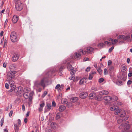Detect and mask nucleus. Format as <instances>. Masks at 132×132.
I'll return each mask as SVG.
<instances>
[{
	"mask_svg": "<svg viewBox=\"0 0 132 132\" xmlns=\"http://www.w3.org/2000/svg\"><path fill=\"white\" fill-rule=\"evenodd\" d=\"M27 89V90L23 94L24 97L26 99L29 98V101H31L32 100V96L33 93L29 90V89Z\"/></svg>",
	"mask_w": 132,
	"mask_h": 132,
	"instance_id": "1",
	"label": "nucleus"
},
{
	"mask_svg": "<svg viewBox=\"0 0 132 132\" xmlns=\"http://www.w3.org/2000/svg\"><path fill=\"white\" fill-rule=\"evenodd\" d=\"M86 50H83L82 49H80L79 50L78 52L80 53L81 52L83 55H85L86 53H90L92 52L94 49L91 47H88L86 49Z\"/></svg>",
	"mask_w": 132,
	"mask_h": 132,
	"instance_id": "2",
	"label": "nucleus"
},
{
	"mask_svg": "<svg viewBox=\"0 0 132 132\" xmlns=\"http://www.w3.org/2000/svg\"><path fill=\"white\" fill-rule=\"evenodd\" d=\"M10 38L11 40L13 42H15L18 40L17 35L16 33L14 31L11 32Z\"/></svg>",
	"mask_w": 132,
	"mask_h": 132,
	"instance_id": "3",
	"label": "nucleus"
},
{
	"mask_svg": "<svg viewBox=\"0 0 132 132\" xmlns=\"http://www.w3.org/2000/svg\"><path fill=\"white\" fill-rule=\"evenodd\" d=\"M34 85L37 87L42 86L44 88L45 87V85L44 83V78L42 79L40 82H39L38 81H36L34 82Z\"/></svg>",
	"mask_w": 132,
	"mask_h": 132,
	"instance_id": "4",
	"label": "nucleus"
},
{
	"mask_svg": "<svg viewBox=\"0 0 132 132\" xmlns=\"http://www.w3.org/2000/svg\"><path fill=\"white\" fill-rule=\"evenodd\" d=\"M16 72L15 71H12L9 72L7 73V80L9 81L11 79H13L15 77V74Z\"/></svg>",
	"mask_w": 132,
	"mask_h": 132,
	"instance_id": "5",
	"label": "nucleus"
},
{
	"mask_svg": "<svg viewBox=\"0 0 132 132\" xmlns=\"http://www.w3.org/2000/svg\"><path fill=\"white\" fill-rule=\"evenodd\" d=\"M15 8L17 11H21L23 9V4L21 1H19L18 3H15Z\"/></svg>",
	"mask_w": 132,
	"mask_h": 132,
	"instance_id": "6",
	"label": "nucleus"
},
{
	"mask_svg": "<svg viewBox=\"0 0 132 132\" xmlns=\"http://www.w3.org/2000/svg\"><path fill=\"white\" fill-rule=\"evenodd\" d=\"M13 90H14V92L15 93L21 94L22 91L23 89L22 87L19 86L15 88Z\"/></svg>",
	"mask_w": 132,
	"mask_h": 132,
	"instance_id": "7",
	"label": "nucleus"
},
{
	"mask_svg": "<svg viewBox=\"0 0 132 132\" xmlns=\"http://www.w3.org/2000/svg\"><path fill=\"white\" fill-rule=\"evenodd\" d=\"M130 37V36L127 35L125 36V35H121L117 37L118 39H122L124 40H126L129 39Z\"/></svg>",
	"mask_w": 132,
	"mask_h": 132,
	"instance_id": "8",
	"label": "nucleus"
},
{
	"mask_svg": "<svg viewBox=\"0 0 132 132\" xmlns=\"http://www.w3.org/2000/svg\"><path fill=\"white\" fill-rule=\"evenodd\" d=\"M9 81V83L10 85V87H11L10 91L13 90L16 87L14 85V82L13 80H10Z\"/></svg>",
	"mask_w": 132,
	"mask_h": 132,
	"instance_id": "9",
	"label": "nucleus"
},
{
	"mask_svg": "<svg viewBox=\"0 0 132 132\" xmlns=\"http://www.w3.org/2000/svg\"><path fill=\"white\" fill-rule=\"evenodd\" d=\"M19 55L18 53H14L12 57V60L13 62H15L19 59Z\"/></svg>",
	"mask_w": 132,
	"mask_h": 132,
	"instance_id": "10",
	"label": "nucleus"
},
{
	"mask_svg": "<svg viewBox=\"0 0 132 132\" xmlns=\"http://www.w3.org/2000/svg\"><path fill=\"white\" fill-rule=\"evenodd\" d=\"M45 104L44 102H40L39 104V107L38 108V110L40 112L43 111V108Z\"/></svg>",
	"mask_w": 132,
	"mask_h": 132,
	"instance_id": "11",
	"label": "nucleus"
},
{
	"mask_svg": "<svg viewBox=\"0 0 132 132\" xmlns=\"http://www.w3.org/2000/svg\"><path fill=\"white\" fill-rule=\"evenodd\" d=\"M72 72H70V74L71 75V76L69 78V79L70 80H73L74 82H77V80H76L75 79V76L74 73L73 71H72Z\"/></svg>",
	"mask_w": 132,
	"mask_h": 132,
	"instance_id": "12",
	"label": "nucleus"
},
{
	"mask_svg": "<svg viewBox=\"0 0 132 132\" xmlns=\"http://www.w3.org/2000/svg\"><path fill=\"white\" fill-rule=\"evenodd\" d=\"M88 95V94L87 92H84L80 94V97L81 98H86Z\"/></svg>",
	"mask_w": 132,
	"mask_h": 132,
	"instance_id": "13",
	"label": "nucleus"
},
{
	"mask_svg": "<svg viewBox=\"0 0 132 132\" xmlns=\"http://www.w3.org/2000/svg\"><path fill=\"white\" fill-rule=\"evenodd\" d=\"M18 20V17L16 15H14L12 18V21L14 23H16Z\"/></svg>",
	"mask_w": 132,
	"mask_h": 132,
	"instance_id": "14",
	"label": "nucleus"
},
{
	"mask_svg": "<svg viewBox=\"0 0 132 132\" xmlns=\"http://www.w3.org/2000/svg\"><path fill=\"white\" fill-rule=\"evenodd\" d=\"M103 99L107 102H109L112 100V97L109 96H106L103 97Z\"/></svg>",
	"mask_w": 132,
	"mask_h": 132,
	"instance_id": "15",
	"label": "nucleus"
},
{
	"mask_svg": "<svg viewBox=\"0 0 132 132\" xmlns=\"http://www.w3.org/2000/svg\"><path fill=\"white\" fill-rule=\"evenodd\" d=\"M74 56L75 58L77 59H79L81 57L80 54L77 52H76L74 53Z\"/></svg>",
	"mask_w": 132,
	"mask_h": 132,
	"instance_id": "16",
	"label": "nucleus"
},
{
	"mask_svg": "<svg viewBox=\"0 0 132 132\" xmlns=\"http://www.w3.org/2000/svg\"><path fill=\"white\" fill-rule=\"evenodd\" d=\"M114 114L116 115H117L121 112V110L118 107H117L114 109Z\"/></svg>",
	"mask_w": 132,
	"mask_h": 132,
	"instance_id": "17",
	"label": "nucleus"
},
{
	"mask_svg": "<svg viewBox=\"0 0 132 132\" xmlns=\"http://www.w3.org/2000/svg\"><path fill=\"white\" fill-rule=\"evenodd\" d=\"M128 118V117L126 116V117L123 118V119L122 118V119H120L117 121L118 123L119 124H120L123 121H125L127 120Z\"/></svg>",
	"mask_w": 132,
	"mask_h": 132,
	"instance_id": "18",
	"label": "nucleus"
},
{
	"mask_svg": "<svg viewBox=\"0 0 132 132\" xmlns=\"http://www.w3.org/2000/svg\"><path fill=\"white\" fill-rule=\"evenodd\" d=\"M9 68L11 70H15L16 69V66L15 64H11L9 66Z\"/></svg>",
	"mask_w": 132,
	"mask_h": 132,
	"instance_id": "19",
	"label": "nucleus"
},
{
	"mask_svg": "<svg viewBox=\"0 0 132 132\" xmlns=\"http://www.w3.org/2000/svg\"><path fill=\"white\" fill-rule=\"evenodd\" d=\"M99 93L101 95H105L108 94L109 92L108 91L106 90H103L100 91Z\"/></svg>",
	"mask_w": 132,
	"mask_h": 132,
	"instance_id": "20",
	"label": "nucleus"
},
{
	"mask_svg": "<svg viewBox=\"0 0 132 132\" xmlns=\"http://www.w3.org/2000/svg\"><path fill=\"white\" fill-rule=\"evenodd\" d=\"M67 68L69 70H71L70 72H72V71H73V68L72 67V65L70 64L69 63H67Z\"/></svg>",
	"mask_w": 132,
	"mask_h": 132,
	"instance_id": "21",
	"label": "nucleus"
},
{
	"mask_svg": "<svg viewBox=\"0 0 132 132\" xmlns=\"http://www.w3.org/2000/svg\"><path fill=\"white\" fill-rule=\"evenodd\" d=\"M78 100V97H74L71 98L70 99V100L72 102L75 103L77 102Z\"/></svg>",
	"mask_w": 132,
	"mask_h": 132,
	"instance_id": "22",
	"label": "nucleus"
},
{
	"mask_svg": "<svg viewBox=\"0 0 132 132\" xmlns=\"http://www.w3.org/2000/svg\"><path fill=\"white\" fill-rule=\"evenodd\" d=\"M66 108L65 106L63 105L60 106L59 108V110L60 112H62Z\"/></svg>",
	"mask_w": 132,
	"mask_h": 132,
	"instance_id": "23",
	"label": "nucleus"
},
{
	"mask_svg": "<svg viewBox=\"0 0 132 132\" xmlns=\"http://www.w3.org/2000/svg\"><path fill=\"white\" fill-rule=\"evenodd\" d=\"M85 82V79L83 78L80 80L79 82V84L80 85H82Z\"/></svg>",
	"mask_w": 132,
	"mask_h": 132,
	"instance_id": "24",
	"label": "nucleus"
},
{
	"mask_svg": "<svg viewBox=\"0 0 132 132\" xmlns=\"http://www.w3.org/2000/svg\"><path fill=\"white\" fill-rule=\"evenodd\" d=\"M64 68V66H61L60 67V68L59 70V75L61 76L62 75V71L63 70V69Z\"/></svg>",
	"mask_w": 132,
	"mask_h": 132,
	"instance_id": "25",
	"label": "nucleus"
},
{
	"mask_svg": "<svg viewBox=\"0 0 132 132\" xmlns=\"http://www.w3.org/2000/svg\"><path fill=\"white\" fill-rule=\"evenodd\" d=\"M62 88V85L60 86L59 84H58L56 86L55 89H57L58 91Z\"/></svg>",
	"mask_w": 132,
	"mask_h": 132,
	"instance_id": "26",
	"label": "nucleus"
},
{
	"mask_svg": "<svg viewBox=\"0 0 132 132\" xmlns=\"http://www.w3.org/2000/svg\"><path fill=\"white\" fill-rule=\"evenodd\" d=\"M121 125L123 127L125 126L126 127L128 126V128L130 127V126L128 124V122L127 121L125 123H123Z\"/></svg>",
	"mask_w": 132,
	"mask_h": 132,
	"instance_id": "27",
	"label": "nucleus"
},
{
	"mask_svg": "<svg viewBox=\"0 0 132 132\" xmlns=\"http://www.w3.org/2000/svg\"><path fill=\"white\" fill-rule=\"evenodd\" d=\"M127 69V67L125 65H122L121 66V70L122 72L125 71Z\"/></svg>",
	"mask_w": 132,
	"mask_h": 132,
	"instance_id": "28",
	"label": "nucleus"
},
{
	"mask_svg": "<svg viewBox=\"0 0 132 132\" xmlns=\"http://www.w3.org/2000/svg\"><path fill=\"white\" fill-rule=\"evenodd\" d=\"M62 116L61 114L60 113H57L56 116V119H60Z\"/></svg>",
	"mask_w": 132,
	"mask_h": 132,
	"instance_id": "29",
	"label": "nucleus"
},
{
	"mask_svg": "<svg viewBox=\"0 0 132 132\" xmlns=\"http://www.w3.org/2000/svg\"><path fill=\"white\" fill-rule=\"evenodd\" d=\"M95 95V93H90L89 94V98L90 99H92L94 97Z\"/></svg>",
	"mask_w": 132,
	"mask_h": 132,
	"instance_id": "30",
	"label": "nucleus"
},
{
	"mask_svg": "<svg viewBox=\"0 0 132 132\" xmlns=\"http://www.w3.org/2000/svg\"><path fill=\"white\" fill-rule=\"evenodd\" d=\"M61 102L62 104H65L67 102V100L66 98L62 99Z\"/></svg>",
	"mask_w": 132,
	"mask_h": 132,
	"instance_id": "31",
	"label": "nucleus"
},
{
	"mask_svg": "<svg viewBox=\"0 0 132 132\" xmlns=\"http://www.w3.org/2000/svg\"><path fill=\"white\" fill-rule=\"evenodd\" d=\"M125 115L126 113L125 111H123L121 113V114L120 115V117H122V118L123 119V118L126 117L125 116Z\"/></svg>",
	"mask_w": 132,
	"mask_h": 132,
	"instance_id": "32",
	"label": "nucleus"
},
{
	"mask_svg": "<svg viewBox=\"0 0 132 132\" xmlns=\"http://www.w3.org/2000/svg\"><path fill=\"white\" fill-rule=\"evenodd\" d=\"M98 47L99 48H102L104 46H105L104 44L103 43H100L98 45Z\"/></svg>",
	"mask_w": 132,
	"mask_h": 132,
	"instance_id": "33",
	"label": "nucleus"
},
{
	"mask_svg": "<svg viewBox=\"0 0 132 132\" xmlns=\"http://www.w3.org/2000/svg\"><path fill=\"white\" fill-rule=\"evenodd\" d=\"M97 70L100 75L102 73V71L100 68V67H98L97 68Z\"/></svg>",
	"mask_w": 132,
	"mask_h": 132,
	"instance_id": "34",
	"label": "nucleus"
},
{
	"mask_svg": "<svg viewBox=\"0 0 132 132\" xmlns=\"http://www.w3.org/2000/svg\"><path fill=\"white\" fill-rule=\"evenodd\" d=\"M14 129L18 130L20 126L18 125L17 124H15L14 123Z\"/></svg>",
	"mask_w": 132,
	"mask_h": 132,
	"instance_id": "35",
	"label": "nucleus"
},
{
	"mask_svg": "<svg viewBox=\"0 0 132 132\" xmlns=\"http://www.w3.org/2000/svg\"><path fill=\"white\" fill-rule=\"evenodd\" d=\"M118 99V97L115 96H113L112 97V101H117Z\"/></svg>",
	"mask_w": 132,
	"mask_h": 132,
	"instance_id": "36",
	"label": "nucleus"
},
{
	"mask_svg": "<svg viewBox=\"0 0 132 132\" xmlns=\"http://www.w3.org/2000/svg\"><path fill=\"white\" fill-rule=\"evenodd\" d=\"M118 41V40L116 39H115L113 40H112V44L114 45L115 44H116L117 43Z\"/></svg>",
	"mask_w": 132,
	"mask_h": 132,
	"instance_id": "37",
	"label": "nucleus"
},
{
	"mask_svg": "<svg viewBox=\"0 0 132 132\" xmlns=\"http://www.w3.org/2000/svg\"><path fill=\"white\" fill-rule=\"evenodd\" d=\"M46 106L47 107V109H48L50 110L51 109V104L50 103L47 104L46 105Z\"/></svg>",
	"mask_w": 132,
	"mask_h": 132,
	"instance_id": "38",
	"label": "nucleus"
},
{
	"mask_svg": "<svg viewBox=\"0 0 132 132\" xmlns=\"http://www.w3.org/2000/svg\"><path fill=\"white\" fill-rule=\"evenodd\" d=\"M47 92L46 91H45L43 94L42 95V98L44 97L47 94Z\"/></svg>",
	"mask_w": 132,
	"mask_h": 132,
	"instance_id": "39",
	"label": "nucleus"
},
{
	"mask_svg": "<svg viewBox=\"0 0 132 132\" xmlns=\"http://www.w3.org/2000/svg\"><path fill=\"white\" fill-rule=\"evenodd\" d=\"M93 76V74L90 73L89 75L88 79L89 80H91Z\"/></svg>",
	"mask_w": 132,
	"mask_h": 132,
	"instance_id": "40",
	"label": "nucleus"
},
{
	"mask_svg": "<svg viewBox=\"0 0 132 132\" xmlns=\"http://www.w3.org/2000/svg\"><path fill=\"white\" fill-rule=\"evenodd\" d=\"M108 71L105 68L104 70V75H106L107 74Z\"/></svg>",
	"mask_w": 132,
	"mask_h": 132,
	"instance_id": "41",
	"label": "nucleus"
},
{
	"mask_svg": "<svg viewBox=\"0 0 132 132\" xmlns=\"http://www.w3.org/2000/svg\"><path fill=\"white\" fill-rule=\"evenodd\" d=\"M116 104H117V106H119L122 105V103L120 102H117L115 103Z\"/></svg>",
	"mask_w": 132,
	"mask_h": 132,
	"instance_id": "42",
	"label": "nucleus"
},
{
	"mask_svg": "<svg viewBox=\"0 0 132 132\" xmlns=\"http://www.w3.org/2000/svg\"><path fill=\"white\" fill-rule=\"evenodd\" d=\"M114 48V46H113L111 48H110L109 50V52L110 53H111L112 50H113Z\"/></svg>",
	"mask_w": 132,
	"mask_h": 132,
	"instance_id": "43",
	"label": "nucleus"
},
{
	"mask_svg": "<svg viewBox=\"0 0 132 132\" xmlns=\"http://www.w3.org/2000/svg\"><path fill=\"white\" fill-rule=\"evenodd\" d=\"M122 82L121 81H118L116 82V84L118 85H121Z\"/></svg>",
	"mask_w": 132,
	"mask_h": 132,
	"instance_id": "44",
	"label": "nucleus"
},
{
	"mask_svg": "<svg viewBox=\"0 0 132 132\" xmlns=\"http://www.w3.org/2000/svg\"><path fill=\"white\" fill-rule=\"evenodd\" d=\"M4 119L3 118H2L1 120V126H2L3 125V123H4Z\"/></svg>",
	"mask_w": 132,
	"mask_h": 132,
	"instance_id": "45",
	"label": "nucleus"
},
{
	"mask_svg": "<svg viewBox=\"0 0 132 132\" xmlns=\"http://www.w3.org/2000/svg\"><path fill=\"white\" fill-rule=\"evenodd\" d=\"M17 124L18 125L20 126H21V121L20 119L18 120V123Z\"/></svg>",
	"mask_w": 132,
	"mask_h": 132,
	"instance_id": "46",
	"label": "nucleus"
},
{
	"mask_svg": "<svg viewBox=\"0 0 132 132\" xmlns=\"http://www.w3.org/2000/svg\"><path fill=\"white\" fill-rule=\"evenodd\" d=\"M104 80L102 78H101L99 79L98 81L99 82L101 83L103 82Z\"/></svg>",
	"mask_w": 132,
	"mask_h": 132,
	"instance_id": "47",
	"label": "nucleus"
},
{
	"mask_svg": "<svg viewBox=\"0 0 132 132\" xmlns=\"http://www.w3.org/2000/svg\"><path fill=\"white\" fill-rule=\"evenodd\" d=\"M92 89L94 91H96L97 90V87H93Z\"/></svg>",
	"mask_w": 132,
	"mask_h": 132,
	"instance_id": "48",
	"label": "nucleus"
},
{
	"mask_svg": "<svg viewBox=\"0 0 132 132\" xmlns=\"http://www.w3.org/2000/svg\"><path fill=\"white\" fill-rule=\"evenodd\" d=\"M116 108L114 107H111L110 108V110L111 111H114V109Z\"/></svg>",
	"mask_w": 132,
	"mask_h": 132,
	"instance_id": "49",
	"label": "nucleus"
},
{
	"mask_svg": "<svg viewBox=\"0 0 132 132\" xmlns=\"http://www.w3.org/2000/svg\"><path fill=\"white\" fill-rule=\"evenodd\" d=\"M13 113V111L12 110H11L10 111V112L9 113V115L10 117H11V116H12Z\"/></svg>",
	"mask_w": 132,
	"mask_h": 132,
	"instance_id": "50",
	"label": "nucleus"
},
{
	"mask_svg": "<svg viewBox=\"0 0 132 132\" xmlns=\"http://www.w3.org/2000/svg\"><path fill=\"white\" fill-rule=\"evenodd\" d=\"M90 68L89 67H88L86 69V71L87 72H88L90 70Z\"/></svg>",
	"mask_w": 132,
	"mask_h": 132,
	"instance_id": "51",
	"label": "nucleus"
},
{
	"mask_svg": "<svg viewBox=\"0 0 132 132\" xmlns=\"http://www.w3.org/2000/svg\"><path fill=\"white\" fill-rule=\"evenodd\" d=\"M112 63V62L111 60H109L108 62V65H110Z\"/></svg>",
	"mask_w": 132,
	"mask_h": 132,
	"instance_id": "52",
	"label": "nucleus"
},
{
	"mask_svg": "<svg viewBox=\"0 0 132 132\" xmlns=\"http://www.w3.org/2000/svg\"><path fill=\"white\" fill-rule=\"evenodd\" d=\"M5 87L6 88L8 89L9 88V85L7 83H6L5 85Z\"/></svg>",
	"mask_w": 132,
	"mask_h": 132,
	"instance_id": "53",
	"label": "nucleus"
},
{
	"mask_svg": "<svg viewBox=\"0 0 132 132\" xmlns=\"http://www.w3.org/2000/svg\"><path fill=\"white\" fill-rule=\"evenodd\" d=\"M52 105L53 106H55L56 105V104L55 102L54 101H53L52 102Z\"/></svg>",
	"mask_w": 132,
	"mask_h": 132,
	"instance_id": "54",
	"label": "nucleus"
},
{
	"mask_svg": "<svg viewBox=\"0 0 132 132\" xmlns=\"http://www.w3.org/2000/svg\"><path fill=\"white\" fill-rule=\"evenodd\" d=\"M132 82V81L130 80H128L127 82V84L128 85H130L131 84Z\"/></svg>",
	"mask_w": 132,
	"mask_h": 132,
	"instance_id": "55",
	"label": "nucleus"
},
{
	"mask_svg": "<svg viewBox=\"0 0 132 132\" xmlns=\"http://www.w3.org/2000/svg\"><path fill=\"white\" fill-rule=\"evenodd\" d=\"M51 129H46V132H51Z\"/></svg>",
	"mask_w": 132,
	"mask_h": 132,
	"instance_id": "56",
	"label": "nucleus"
},
{
	"mask_svg": "<svg viewBox=\"0 0 132 132\" xmlns=\"http://www.w3.org/2000/svg\"><path fill=\"white\" fill-rule=\"evenodd\" d=\"M22 109L23 111H24L25 110V107L24 105V104H23L22 105Z\"/></svg>",
	"mask_w": 132,
	"mask_h": 132,
	"instance_id": "57",
	"label": "nucleus"
},
{
	"mask_svg": "<svg viewBox=\"0 0 132 132\" xmlns=\"http://www.w3.org/2000/svg\"><path fill=\"white\" fill-rule=\"evenodd\" d=\"M114 67L113 66H111L109 68V70L110 71L114 69Z\"/></svg>",
	"mask_w": 132,
	"mask_h": 132,
	"instance_id": "58",
	"label": "nucleus"
},
{
	"mask_svg": "<svg viewBox=\"0 0 132 132\" xmlns=\"http://www.w3.org/2000/svg\"><path fill=\"white\" fill-rule=\"evenodd\" d=\"M56 71V70H53V71H49L48 72V73H47V75H48V76H49V75L48 74H49V73H51V72H55V71Z\"/></svg>",
	"mask_w": 132,
	"mask_h": 132,
	"instance_id": "59",
	"label": "nucleus"
},
{
	"mask_svg": "<svg viewBox=\"0 0 132 132\" xmlns=\"http://www.w3.org/2000/svg\"><path fill=\"white\" fill-rule=\"evenodd\" d=\"M104 43L105 44L107 45V46H108L109 43V42L107 41H105L104 42Z\"/></svg>",
	"mask_w": 132,
	"mask_h": 132,
	"instance_id": "60",
	"label": "nucleus"
},
{
	"mask_svg": "<svg viewBox=\"0 0 132 132\" xmlns=\"http://www.w3.org/2000/svg\"><path fill=\"white\" fill-rule=\"evenodd\" d=\"M88 58L87 57L85 58L84 59V61H88Z\"/></svg>",
	"mask_w": 132,
	"mask_h": 132,
	"instance_id": "61",
	"label": "nucleus"
},
{
	"mask_svg": "<svg viewBox=\"0 0 132 132\" xmlns=\"http://www.w3.org/2000/svg\"><path fill=\"white\" fill-rule=\"evenodd\" d=\"M128 76L129 77H131L132 76V73H130L128 74Z\"/></svg>",
	"mask_w": 132,
	"mask_h": 132,
	"instance_id": "62",
	"label": "nucleus"
},
{
	"mask_svg": "<svg viewBox=\"0 0 132 132\" xmlns=\"http://www.w3.org/2000/svg\"><path fill=\"white\" fill-rule=\"evenodd\" d=\"M27 118H25L24 119V122L25 123H26L27 122Z\"/></svg>",
	"mask_w": 132,
	"mask_h": 132,
	"instance_id": "63",
	"label": "nucleus"
},
{
	"mask_svg": "<svg viewBox=\"0 0 132 132\" xmlns=\"http://www.w3.org/2000/svg\"><path fill=\"white\" fill-rule=\"evenodd\" d=\"M127 61L128 63H129V62L130 61V59L129 58H127Z\"/></svg>",
	"mask_w": 132,
	"mask_h": 132,
	"instance_id": "64",
	"label": "nucleus"
}]
</instances>
